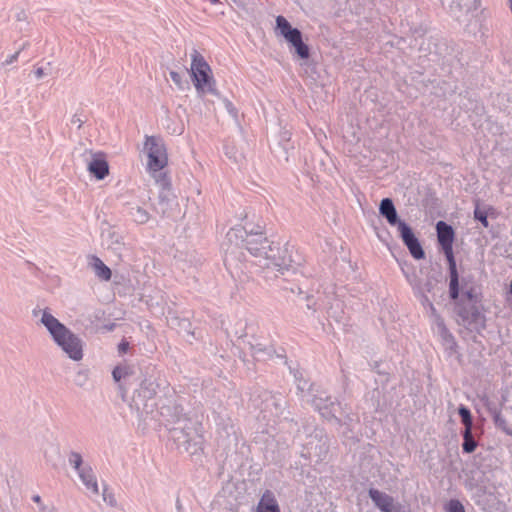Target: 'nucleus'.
<instances>
[{
	"mask_svg": "<svg viewBox=\"0 0 512 512\" xmlns=\"http://www.w3.org/2000/svg\"><path fill=\"white\" fill-rule=\"evenodd\" d=\"M262 226L256 228L246 223L244 226L231 228L222 244L224 264L228 271L234 275L240 270L245 260L243 249L258 259V263L265 269H271L284 274L293 268V259L287 244L281 246L279 242H269L262 236Z\"/></svg>",
	"mask_w": 512,
	"mask_h": 512,
	"instance_id": "nucleus-1",
	"label": "nucleus"
},
{
	"mask_svg": "<svg viewBox=\"0 0 512 512\" xmlns=\"http://www.w3.org/2000/svg\"><path fill=\"white\" fill-rule=\"evenodd\" d=\"M183 409L175 406L171 413L169 406L161 407L160 415L167 419V422L174 424L169 429L171 439L179 449L195 455L203 448V429L201 423L196 419L188 418L182 414Z\"/></svg>",
	"mask_w": 512,
	"mask_h": 512,
	"instance_id": "nucleus-2",
	"label": "nucleus"
},
{
	"mask_svg": "<svg viewBox=\"0 0 512 512\" xmlns=\"http://www.w3.org/2000/svg\"><path fill=\"white\" fill-rule=\"evenodd\" d=\"M33 316L39 317L55 344L73 361L83 358V340L55 318L49 309H34Z\"/></svg>",
	"mask_w": 512,
	"mask_h": 512,
	"instance_id": "nucleus-3",
	"label": "nucleus"
},
{
	"mask_svg": "<svg viewBox=\"0 0 512 512\" xmlns=\"http://www.w3.org/2000/svg\"><path fill=\"white\" fill-rule=\"evenodd\" d=\"M437 237L444 254L447 258L449 264V272H450V284H449V293L450 297L453 300H457L459 297V277L456 267V261L454 259L453 254V240H454V230L453 228L443 221H439L436 224Z\"/></svg>",
	"mask_w": 512,
	"mask_h": 512,
	"instance_id": "nucleus-4",
	"label": "nucleus"
},
{
	"mask_svg": "<svg viewBox=\"0 0 512 512\" xmlns=\"http://www.w3.org/2000/svg\"><path fill=\"white\" fill-rule=\"evenodd\" d=\"M156 388L157 385L153 380H143L140 384V388L136 391L129 404L130 410L140 421L145 422L148 416L154 413V408L156 407L154 400Z\"/></svg>",
	"mask_w": 512,
	"mask_h": 512,
	"instance_id": "nucleus-5",
	"label": "nucleus"
},
{
	"mask_svg": "<svg viewBox=\"0 0 512 512\" xmlns=\"http://www.w3.org/2000/svg\"><path fill=\"white\" fill-rule=\"evenodd\" d=\"M191 76L199 95L216 94L215 82L210 75L211 69L203 56L196 50L192 54Z\"/></svg>",
	"mask_w": 512,
	"mask_h": 512,
	"instance_id": "nucleus-6",
	"label": "nucleus"
},
{
	"mask_svg": "<svg viewBox=\"0 0 512 512\" xmlns=\"http://www.w3.org/2000/svg\"><path fill=\"white\" fill-rule=\"evenodd\" d=\"M311 403L316 410L329 421H335L341 426H350L353 418L349 413L344 414V410L340 403L331 401L330 397L325 392H320L318 395H314L311 399Z\"/></svg>",
	"mask_w": 512,
	"mask_h": 512,
	"instance_id": "nucleus-7",
	"label": "nucleus"
},
{
	"mask_svg": "<svg viewBox=\"0 0 512 512\" xmlns=\"http://www.w3.org/2000/svg\"><path fill=\"white\" fill-rule=\"evenodd\" d=\"M144 149L148 156V170L152 173L154 179L159 178L160 173H164L162 170L168 162L164 141L160 137L147 136Z\"/></svg>",
	"mask_w": 512,
	"mask_h": 512,
	"instance_id": "nucleus-8",
	"label": "nucleus"
},
{
	"mask_svg": "<svg viewBox=\"0 0 512 512\" xmlns=\"http://www.w3.org/2000/svg\"><path fill=\"white\" fill-rule=\"evenodd\" d=\"M260 403H255V405L261 410L263 413H269L270 416H279L283 413L286 408V400L281 394H274L269 391H263L261 395ZM267 417L266 414L263 416Z\"/></svg>",
	"mask_w": 512,
	"mask_h": 512,
	"instance_id": "nucleus-9",
	"label": "nucleus"
},
{
	"mask_svg": "<svg viewBox=\"0 0 512 512\" xmlns=\"http://www.w3.org/2000/svg\"><path fill=\"white\" fill-rule=\"evenodd\" d=\"M458 323L468 329H476L482 323L483 317L474 303H457Z\"/></svg>",
	"mask_w": 512,
	"mask_h": 512,
	"instance_id": "nucleus-10",
	"label": "nucleus"
},
{
	"mask_svg": "<svg viewBox=\"0 0 512 512\" xmlns=\"http://www.w3.org/2000/svg\"><path fill=\"white\" fill-rule=\"evenodd\" d=\"M155 181L161 188L159 193L158 209L163 215L169 214L170 211L177 206L175 196L170 189V180L166 173H160V177L155 178Z\"/></svg>",
	"mask_w": 512,
	"mask_h": 512,
	"instance_id": "nucleus-11",
	"label": "nucleus"
},
{
	"mask_svg": "<svg viewBox=\"0 0 512 512\" xmlns=\"http://www.w3.org/2000/svg\"><path fill=\"white\" fill-rule=\"evenodd\" d=\"M397 230L399 232L400 238L408 248L413 258L417 260L423 259L425 256L424 250L418 238L413 233L411 227L407 223H399V228H397Z\"/></svg>",
	"mask_w": 512,
	"mask_h": 512,
	"instance_id": "nucleus-12",
	"label": "nucleus"
},
{
	"mask_svg": "<svg viewBox=\"0 0 512 512\" xmlns=\"http://www.w3.org/2000/svg\"><path fill=\"white\" fill-rule=\"evenodd\" d=\"M102 246L122 259L127 250L123 237L113 228H108L101 235Z\"/></svg>",
	"mask_w": 512,
	"mask_h": 512,
	"instance_id": "nucleus-13",
	"label": "nucleus"
},
{
	"mask_svg": "<svg viewBox=\"0 0 512 512\" xmlns=\"http://www.w3.org/2000/svg\"><path fill=\"white\" fill-rule=\"evenodd\" d=\"M369 497L382 512H400L401 505L395 503L392 496L382 491L371 488L369 490Z\"/></svg>",
	"mask_w": 512,
	"mask_h": 512,
	"instance_id": "nucleus-14",
	"label": "nucleus"
},
{
	"mask_svg": "<svg viewBox=\"0 0 512 512\" xmlns=\"http://www.w3.org/2000/svg\"><path fill=\"white\" fill-rule=\"evenodd\" d=\"M444 5V0H440ZM480 6V0H456L449 5V13L457 21L469 13L477 10Z\"/></svg>",
	"mask_w": 512,
	"mask_h": 512,
	"instance_id": "nucleus-15",
	"label": "nucleus"
},
{
	"mask_svg": "<svg viewBox=\"0 0 512 512\" xmlns=\"http://www.w3.org/2000/svg\"><path fill=\"white\" fill-rule=\"evenodd\" d=\"M402 271L405 274L407 281L412 286L415 294L418 297H420V301H421L422 305L425 306V307H428L430 312H431V314H432V316H434V318L436 319V316H439V315L437 314L436 309H435L433 303L430 301V299L428 298L427 294H425V290L420 286V280L418 279V277L414 273L413 274H409L404 269V267H402Z\"/></svg>",
	"mask_w": 512,
	"mask_h": 512,
	"instance_id": "nucleus-16",
	"label": "nucleus"
},
{
	"mask_svg": "<svg viewBox=\"0 0 512 512\" xmlns=\"http://www.w3.org/2000/svg\"><path fill=\"white\" fill-rule=\"evenodd\" d=\"M282 36L293 45L296 53L300 58L306 59L309 57V48L302 41V34L300 30H298L297 28H292L285 32L284 34H282Z\"/></svg>",
	"mask_w": 512,
	"mask_h": 512,
	"instance_id": "nucleus-17",
	"label": "nucleus"
},
{
	"mask_svg": "<svg viewBox=\"0 0 512 512\" xmlns=\"http://www.w3.org/2000/svg\"><path fill=\"white\" fill-rule=\"evenodd\" d=\"M379 213L383 216L389 225L399 228V223H405L400 220L395 205L390 198H384L379 205Z\"/></svg>",
	"mask_w": 512,
	"mask_h": 512,
	"instance_id": "nucleus-18",
	"label": "nucleus"
},
{
	"mask_svg": "<svg viewBox=\"0 0 512 512\" xmlns=\"http://www.w3.org/2000/svg\"><path fill=\"white\" fill-rule=\"evenodd\" d=\"M87 168L99 180L104 179L109 173L108 163L102 154H93Z\"/></svg>",
	"mask_w": 512,
	"mask_h": 512,
	"instance_id": "nucleus-19",
	"label": "nucleus"
},
{
	"mask_svg": "<svg viewBox=\"0 0 512 512\" xmlns=\"http://www.w3.org/2000/svg\"><path fill=\"white\" fill-rule=\"evenodd\" d=\"M77 474L87 490L94 495L99 494L97 479L90 465L85 466V468Z\"/></svg>",
	"mask_w": 512,
	"mask_h": 512,
	"instance_id": "nucleus-20",
	"label": "nucleus"
},
{
	"mask_svg": "<svg viewBox=\"0 0 512 512\" xmlns=\"http://www.w3.org/2000/svg\"><path fill=\"white\" fill-rule=\"evenodd\" d=\"M250 349L252 356L257 361H266L272 359L276 354V351L272 345H266L263 343L252 344Z\"/></svg>",
	"mask_w": 512,
	"mask_h": 512,
	"instance_id": "nucleus-21",
	"label": "nucleus"
},
{
	"mask_svg": "<svg viewBox=\"0 0 512 512\" xmlns=\"http://www.w3.org/2000/svg\"><path fill=\"white\" fill-rule=\"evenodd\" d=\"M257 512H280L278 502L271 491H266L257 506Z\"/></svg>",
	"mask_w": 512,
	"mask_h": 512,
	"instance_id": "nucleus-22",
	"label": "nucleus"
},
{
	"mask_svg": "<svg viewBox=\"0 0 512 512\" xmlns=\"http://www.w3.org/2000/svg\"><path fill=\"white\" fill-rule=\"evenodd\" d=\"M128 214L131 217V219L137 224H144L150 218L148 211L137 204H133L129 207Z\"/></svg>",
	"mask_w": 512,
	"mask_h": 512,
	"instance_id": "nucleus-23",
	"label": "nucleus"
},
{
	"mask_svg": "<svg viewBox=\"0 0 512 512\" xmlns=\"http://www.w3.org/2000/svg\"><path fill=\"white\" fill-rule=\"evenodd\" d=\"M435 321H436L439 333H440L442 339L444 340L446 346L449 349H454L456 347V341H455L453 335L449 332V330L445 326L443 319L440 316H436Z\"/></svg>",
	"mask_w": 512,
	"mask_h": 512,
	"instance_id": "nucleus-24",
	"label": "nucleus"
},
{
	"mask_svg": "<svg viewBox=\"0 0 512 512\" xmlns=\"http://www.w3.org/2000/svg\"><path fill=\"white\" fill-rule=\"evenodd\" d=\"M95 274L102 280L108 281L111 278V270L97 257L93 258Z\"/></svg>",
	"mask_w": 512,
	"mask_h": 512,
	"instance_id": "nucleus-25",
	"label": "nucleus"
},
{
	"mask_svg": "<svg viewBox=\"0 0 512 512\" xmlns=\"http://www.w3.org/2000/svg\"><path fill=\"white\" fill-rule=\"evenodd\" d=\"M68 463L74 468V470L79 473L85 466H88V463L83 461V458L80 453L76 451H71L68 454Z\"/></svg>",
	"mask_w": 512,
	"mask_h": 512,
	"instance_id": "nucleus-26",
	"label": "nucleus"
},
{
	"mask_svg": "<svg viewBox=\"0 0 512 512\" xmlns=\"http://www.w3.org/2000/svg\"><path fill=\"white\" fill-rule=\"evenodd\" d=\"M464 442L462 444L463 451L465 453H472L477 447V443L472 435V430H464L463 432Z\"/></svg>",
	"mask_w": 512,
	"mask_h": 512,
	"instance_id": "nucleus-27",
	"label": "nucleus"
},
{
	"mask_svg": "<svg viewBox=\"0 0 512 512\" xmlns=\"http://www.w3.org/2000/svg\"><path fill=\"white\" fill-rule=\"evenodd\" d=\"M458 414L461 417L462 423L465 426L464 430H472L473 420L470 410L466 406L460 405V407L458 408Z\"/></svg>",
	"mask_w": 512,
	"mask_h": 512,
	"instance_id": "nucleus-28",
	"label": "nucleus"
},
{
	"mask_svg": "<svg viewBox=\"0 0 512 512\" xmlns=\"http://www.w3.org/2000/svg\"><path fill=\"white\" fill-rule=\"evenodd\" d=\"M292 28L293 27L290 25V23L287 21L285 17L281 15L276 17V29L280 32L281 35Z\"/></svg>",
	"mask_w": 512,
	"mask_h": 512,
	"instance_id": "nucleus-29",
	"label": "nucleus"
},
{
	"mask_svg": "<svg viewBox=\"0 0 512 512\" xmlns=\"http://www.w3.org/2000/svg\"><path fill=\"white\" fill-rule=\"evenodd\" d=\"M445 512H465V508L459 500L451 499L445 505Z\"/></svg>",
	"mask_w": 512,
	"mask_h": 512,
	"instance_id": "nucleus-30",
	"label": "nucleus"
},
{
	"mask_svg": "<svg viewBox=\"0 0 512 512\" xmlns=\"http://www.w3.org/2000/svg\"><path fill=\"white\" fill-rule=\"evenodd\" d=\"M493 420H494V423L497 427L501 428L502 430L506 431L507 433L508 432V429H507V423H506V420L505 418L502 416L501 412L498 411V410H495L493 412Z\"/></svg>",
	"mask_w": 512,
	"mask_h": 512,
	"instance_id": "nucleus-31",
	"label": "nucleus"
},
{
	"mask_svg": "<svg viewBox=\"0 0 512 512\" xmlns=\"http://www.w3.org/2000/svg\"><path fill=\"white\" fill-rule=\"evenodd\" d=\"M102 498L103 501L111 507H115L117 504L114 494L107 487L103 488Z\"/></svg>",
	"mask_w": 512,
	"mask_h": 512,
	"instance_id": "nucleus-32",
	"label": "nucleus"
},
{
	"mask_svg": "<svg viewBox=\"0 0 512 512\" xmlns=\"http://www.w3.org/2000/svg\"><path fill=\"white\" fill-rule=\"evenodd\" d=\"M474 218L480 221L485 228L489 226L487 213L481 210L479 207H476L474 210Z\"/></svg>",
	"mask_w": 512,
	"mask_h": 512,
	"instance_id": "nucleus-33",
	"label": "nucleus"
},
{
	"mask_svg": "<svg viewBox=\"0 0 512 512\" xmlns=\"http://www.w3.org/2000/svg\"><path fill=\"white\" fill-rule=\"evenodd\" d=\"M127 375H128L127 367L117 366L116 368H114V370L112 372L113 379L116 382H119L121 379L125 378Z\"/></svg>",
	"mask_w": 512,
	"mask_h": 512,
	"instance_id": "nucleus-34",
	"label": "nucleus"
},
{
	"mask_svg": "<svg viewBox=\"0 0 512 512\" xmlns=\"http://www.w3.org/2000/svg\"><path fill=\"white\" fill-rule=\"evenodd\" d=\"M170 77H171L172 81L174 82V84L178 87V89L184 90L186 82H184L182 80V77L180 76V74L178 72L171 71Z\"/></svg>",
	"mask_w": 512,
	"mask_h": 512,
	"instance_id": "nucleus-35",
	"label": "nucleus"
},
{
	"mask_svg": "<svg viewBox=\"0 0 512 512\" xmlns=\"http://www.w3.org/2000/svg\"><path fill=\"white\" fill-rule=\"evenodd\" d=\"M86 121V118L83 116L82 113H75L71 120H70V123L74 126H76L77 128H81L82 125L85 123Z\"/></svg>",
	"mask_w": 512,
	"mask_h": 512,
	"instance_id": "nucleus-36",
	"label": "nucleus"
},
{
	"mask_svg": "<svg viewBox=\"0 0 512 512\" xmlns=\"http://www.w3.org/2000/svg\"><path fill=\"white\" fill-rule=\"evenodd\" d=\"M223 103L225 105V108L226 110L228 111V113L233 117V118H237V109L233 106V104L228 100V99H224L223 100Z\"/></svg>",
	"mask_w": 512,
	"mask_h": 512,
	"instance_id": "nucleus-37",
	"label": "nucleus"
},
{
	"mask_svg": "<svg viewBox=\"0 0 512 512\" xmlns=\"http://www.w3.org/2000/svg\"><path fill=\"white\" fill-rule=\"evenodd\" d=\"M223 431L225 432L227 437L235 435L234 425L230 419H228V423L223 426Z\"/></svg>",
	"mask_w": 512,
	"mask_h": 512,
	"instance_id": "nucleus-38",
	"label": "nucleus"
},
{
	"mask_svg": "<svg viewBox=\"0 0 512 512\" xmlns=\"http://www.w3.org/2000/svg\"><path fill=\"white\" fill-rule=\"evenodd\" d=\"M473 290L470 289L468 291H466L464 294H463V298L460 300L461 303H466L464 299L467 300V303H473Z\"/></svg>",
	"mask_w": 512,
	"mask_h": 512,
	"instance_id": "nucleus-39",
	"label": "nucleus"
},
{
	"mask_svg": "<svg viewBox=\"0 0 512 512\" xmlns=\"http://www.w3.org/2000/svg\"><path fill=\"white\" fill-rule=\"evenodd\" d=\"M19 54H20V50L15 52L14 54L10 55L4 62H3V65H9L13 62H15L18 57H19Z\"/></svg>",
	"mask_w": 512,
	"mask_h": 512,
	"instance_id": "nucleus-40",
	"label": "nucleus"
},
{
	"mask_svg": "<svg viewBox=\"0 0 512 512\" xmlns=\"http://www.w3.org/2000/svg\"><path fill=\"white\" fill-rule=\"evenodd\" d=\"M129 349V343L127 341H122L119 345H118V352L120 354H124L128 351Z\"/></svg>",
	"mask_w": 512,
	"mask_h": 512,
	"instance_id": "nucleus-41",
	"label": "nucleus"
},
{
	"mask_svg": "<svg viewBox=\"0 0 512 512\" xmlns=\"http://www.w3.org/2000/svg\"><path fill=\"white\" fill-rule=\"evenodd\" d=\"M295 378H296V381H297V389L299 391L303 392L305 390L307 382L305 380H302V379L298 378L297 375H295Z\"/></svg>",
	"mask_w": 512,
	"mask_h": 512,
	"instance_id": "nucleus-42",
	"label": "nucleus"
},
{
	"mask_svg": "<svg viewBox=\"0 0 512 512\" xmlns=\"http://www.w3.org/2000/svg\"><path fill=\"white\" fill-rule=\"evenodd\" d=\"M420 286L425 290V294L431 293L433 290V283L430 280L426 281L423 285L420 283Z\"/></svg>",
	"mask_w": 512,
	"mask_h": 512,
	"instance_id": "nucleus-43",
	"label": "nucleus"
},
{
	"mask_svg": "<svg viewBox=\"0 0 512 512\" xmlns=\"http://www.w3.org/2000/svg\"><path fill=\"white\" fill-rule=\"evenodd\" d=\"M34 74L37 79H41L45 75V72L43 68L39 67L34 71Z\"/></svg>",
	"mask_w": 512,
	"mask_h": 512,
	"instance_id": "nucleus-44",
	"label": "nucleus"
},
{
	"mask_svg": "<svg viewBox=\"0 0 512 512\" xmlns=\"http://www.w3.org/2000/svg\"><path fill=\"white\" fill-rule=\"evenodd\" d=\"M40 512H56L54 508L41 505Z\"/></svg>",
	"mask_w": 512,
	"mask_h": 512,
	"instance_id": "nucleus-45",
	"label": "nucleus"
},
{
	"mask_svg": "<svg viewBox=\"0 0 512 512\" xmlns=\"http://www.w3.org/2000/svg\"><path fill=\"white\" fill-rule=\"evenodd\" d=\"M32 499L35 503L39 504V509L41 508V505H44L39 495H34Z\"/></svg>",
	"mask_w": 512,
	"mask_h": 512,
	"instance_id": "nucleus-46",
	"label": "nucleus"
},
{
	"mask_svg": "<svg viewBox=\"0 0 512 512\" xmlns=\"http://www.w3.org/2000/svg\"><path fill=\"white\" fill-rule=\"evenodd\" d=\"M21 16H23V17H24V16H25V14H24L23 12H22V13H19V14L17 15L18 20H22V17H21Z\"/></svg>",
	"mask_w": 512,
	"mask_h": 512,
	"instance_id": "nucleus-47",
	"label": "nucleus"
},
{
	"mask_svg": "<svg viewBox=\"0 0 512 512\" xmlns=\"http://www.w3.org/2000/svg\"><path fill=\"white\" fill-rule=\"evenodd\" d=\"M212 4H217L219 0H210Z\"/></svg>",
	"mask_w": 512,
	"mask_h": 512,
	"instance_id": "nucleus-48",
	"label": "nucleus"
},
{
	"mask_svg": "<svg viewBox=\"0 0 512 512\" xmlns=\"http://www.w3.org/2000/svg\"><path fill=\"white\" fill-rule=\"evenodd\" d=\"M225 153H226V155H227L228 157H230V158L232 157V156L230 155V152L228 151V149H226V152H225Z\"/></svg>",
	"mask_w": 512,
	"mask_h": 512,
	"instance_id": "nucleus-49",
	"label": "nucleus"
},
{
	"mask_svg": "<svg viewBox=\"0 0 512 512\" xmlns=\"http://www.w3.org/2000/svg\"><path fill=\"white\" fill-rule=\"evenodd\" d=\"M177 509H180V503L177 501Z\"/></svg>",
	"mask_w": 512,
	"mask_h": 512,
	"instance_id": "nucleus-50",
	"label": "nucleus"
}]
</instances>
